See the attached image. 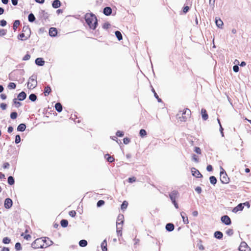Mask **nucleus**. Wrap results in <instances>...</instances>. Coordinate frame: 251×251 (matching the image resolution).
<instances>
[{
  "label": "nucleus",
  "instance_id": "obj_1",
  "mask_svg": "<svg viewBox=\"0 0 251 251\" xmlns=\"http://www.w3.org/2000/svg\"><path fill=\"white\" fill-rule=\"evenodd\" d=\"M86 24L91 29L94 30L98 25V20L97 17H84Z\"/></svg>",
  "mask_w": 251,
  "mask_h": 251
},
{
  "label": "nucleus",
  "instance_id": "obj_2",
  "mask_svg": "<svg viewBox=\"0 0 251 251\" xmlns=\"http://www.w3.org/2000/svg\"><path fill=\"white\" fill-rule=\"evenodd\" d=\"M220 180L223 184H227L229 181V178L222 167H220Z\"/></svg>",
  "mask_w": 251,
  "mask_h": 251
},
{
  "label": "nucleus",
  "instance_id": "obj_3",
  "mask_svg": "<svg viewBox=\"0 0 251 251\" xmlns=\"http://www.w3.org/2000/svg\"><path fill=\"white\" fill-rule=\"evenodd\" d=\"M37 82L36 81V76L31 75L29 78V81L27 82V87L29 89H33L36 87Z\"/></svg>",
  "mask_w": 251,
  "mask_h": 251
},
{
  "label": "nucleus",
  "instance_id": "obj_4",
  "mask_svg": "<svg viewBox=\"0 0 251 251\" xmlns=\"http://www.w3.org/2000/svg\"><path fill=\"white\" fill-rule=\"evenodd\" d=\"M42 243H43L42 237L38 238L32 243V247L34 249L44 248V245H42Z\"/></svg>",
  "mask_w": 251,
  "mask_h": 251
},
{
  "label": "nucleus",
  "instance_id": "obj_5",
  "mask_svg": "<svg viewBox=\"0 0 251 251\" xmlns=\"http://www.w3.org/2000/svg\"><path fill=\"white\" fill-rule=\"evenodd\" d=\"M221 220L223 223L226 226H229L231 224L230 218L227 215H224L221 217Z\"/></svg>",
  "mask_w": 251,
  "mask_h": 251
},
{
  "label": "nucleus",
  "instance_id": "obj_6",
  "mask_svg": "<svg viewBox=\"0 0 251 251\" xmlns=\"http://www.w3.org/2000/svg\"><path fill=\"white\" fill-rule=\"evenodd\" d=\"M240 251H250L251 249L245 242H242L239 248Z\"/></svg>",
  "mask_w": 251,
  "mask_h": 251
},
{
  "label": "nucleus",
  "instance_id": "obj_7",
  "mask_svg": "<svg viewBox=\"0 0 251 251\" xmlns=\"http://www.w3.org/2000/svg\"><path fill=\"white\" fill-rule=\"evenodd\" d=\"M13 205L12 200L10 198L5 199L4 202V206L6 209L10 208Z\"/></svg>",
  "mask_w": 251,
  "mask_h": 251
},
{
  "label": "nucleus",
  "instance_id": "obj_8",
  "mask_svg": "<svg viewBox=\"0 0 251 251\" xmlns=\"http://www.w3.org/2000/svg\"><path fill=\"white\" fill-rule=\"evenodd\" d=\"M192 175L196 177L200 178L202 177V175L200 173L199 171L195 168H193L191 169Z\"/></svg>",
  "mask_w": 251,
  "mask_h": 251
},
{
  "label": "nucleus",
  "instance_id": "obj_9",
  "mask_svg": "<svg viewBox=\"0 0 251 251\" xmlns=\"http://www.w3.org/2000/svg\"><path fill=\"white\" fill-rule=\"evenodd\" d=\"M178 192L176 190H173L169 194V197L172 201H176L178 195Z\"/></svg>",
  "mask_w": 251,
  "mask_h": 251
},
{
  "label": "nucleus",
  "instance_id": "obj_10",
  "mask_svg": "<svg viewBox=\"0 0 251 251\" xmlns=\"http://www.w3.org/2000/svg\"><path fill=\"white\" fill-rule=\"evenodd\" d=\"M43 240V243H46L47 247H49L52 245L53 244V242L52 240H50L49 237H42Z\"/></svg>",
  "mask_w": 251,
  "mask_h": 251
},
{
  "label": "nucleus",
  "instance_id": "obj_11",
  "mask_svg": "<svg viewBox=\"0 0 251 251\" xmlns=\"http://www.w3.org/2000/svg\"><path fill=\"white\" fill-rule=\"evenodd\" d=\"M26 98V94L22 91L18 95L17 99L20 101H22L25 100Z\"/></svg>",
  "mask_w": 251,
  "mask_h": 251
},
{
  "label": "nucleus",
  "instance_id": "obj_12",
  "mask_svg": "<svg viewBox=\"0 0 251 251\" xmlns=\"http://www.w3.org/2000/svg\"><path fill=\"white\" fill-rule=\"evenodd\" d=\"M57 34V29L55 27H50L49 29V35L51 37H55Z\"/></svg>",
  "mask_w": 251,
  "mask_h": 251
},
{
  "label": "nucleus",
  "instance_id": "obj_13",
  "mask_svg": "<svg viewBox=\"0 0 251 251\" xmlns=\"http://www.w3.org/2000/svg\"><path fill=\"white\" fill-rule=\"evenodd\" d=\"M244 208V206L243 203H239L237 205L236 207L233 208L232 209V212L234 213H236L239 211H242L243 210Z\"/></svg>",
  "mask_w": 251,
  "mask_h": 251
},
{
  "label": "nucleus",
  "instance_id": "obj_14",
  "mask_svg": "<svg viewBox=\"0 0 251 251\" xmlns=\"http://www.w3.org/2000/svg\"><path fill=\"white\" fill-rule=\"evenodd\" d=\"M35 64L39 66H43L45 64V61L42 58H37L35 60Z\"/></svg>",
  "mask_w": 251,
  "mask_h": 251
},
{
  "label": "nucleus",
  "instance_id": "obj_15",
  "mask_svg": "<svg viewBox=\"0 0 251 251\" xmlns=\"http://www.w3.org/2000/svg\"><path fill=\"white\" fill-rule=\"evenodd\" d=\"M165 228L166 230L171 232L174 230L175 226L172 223H168L166 224Z\"/></svg>",
  "mask_w": 251,
  "mask_h": 251
},
{
  "label": "nucleus",
  "instance_id": "obj_16",
  "mask_svg": "<svg viewBox=\"0 0 251 251\" xmlns=\"http://www.w3.org/2000/svg\"><path fill=\"white\" fill-rule=\"evenodd\" d=\"M215 23L218 27H221L223 25V21L219 18V17H215Z\"/></svg>",
  "mask_w": 251,
  "mask_h": 251
},
{
  "label": "nucleus",
  "instance_id": "obj_17",
  "mask_svg": "<svg viewBox=\"0 0 251 251\" xmlns=\"http://www.w3.org/2000/svg\"><path fill=\"white\" fill-rule=\"evenodd\" d=\"M117 225V233L118 236H121L122 234V226H120L121 225V223H119V222L116 223Z\"/></svg>",
  "mask_w": 251,
  "mask_h": 251
},
{
  "label": "nucleus",
  "instance_id": "obj_18",
  "mask_svg": "<svg viewBox=\"0 0 251 251\" xmlns=\"http://www.w3.org/2000/svg\"><path fill=\"white\" fill-rule=\"evenodd\" d=\"M181 216L183 220V222L185 224H187L189 223L188 217L186 216V214L184 212H181L180 213Z\"/></svg>",
  "mask_w": 251,
  "mask_h": 251
},
{
  "label": "nucleus",
  "instance_id": "obj_19",
  "mask_svg": "<svg viewBox=\"0 0 251 251\" xmlns=\"http://www.w3.org/2000/svg\"><path fill=\"white\" fill-rule=\"evenodd\" d=\"M214 237L218 239H221L223 238V234L220 231H216L214 234Z\"/></svg>",
  "mask_w": 251,
  "mask_h": 251
},
{
  "label": "nucleus",
  "instance_id": "obj_20",
  "mask_svg": "<svg viewBox=\"0 0 251 251\" xmlns=\"http://www.w3.org/2000/svg\"><path fill=\"white\" fill-rule=\"evenodd\" d=\"M201 113L203 120L204 121L206 120L208 118L206 110L205 109H202L201 110Z\"/></svg>",
  "mask_w": 251,
  "mask_h": 251
},
{
  "label": "nucleus",
  "instance_id": "obj_21",
  "mask_svg": "<svg viewBox=\"0 0 251 251\" xmlns=\"http://www.w3.org/2000/svg\"><path fill=\"white\" fill-rule=\"evenodd\" d=\"M112 13V9L110 7H106L103 9V13L106 16L110 15Z\"/></svg>",
  "mask_w": 251,
  "mask_h": 251
},
{
  "label": "nucleus",
  "instance_id": "obj_22",
  "mask_svg": "<svg viewBox=\"0 0 251 251\" xmlns=\"http://www.w3.org/2000/svg\"><path fill=\"white\" fill-rule=\"evenodd\" d=\"M105 159L109 162L112 163L114 161V158L109 154H106L104 156Z\"/></svg>",
  "mask_w": 251,
  "mask_h": 251
},
{
  "label": "nucleus",
  "instance_id": "obj_23",
  "mask_svg": "<svg viewBox=\"0 0 251 251\" xmlns=\"http://www.w3.org/2000/svg\"><path fill=\"white\" fill-rule=\"evenodd\" d=\"M54 107H55V110L58 112H61L62 111V105L60 102H57L55 104Z\"/></svg>",
  "mask_w": 251,
  "mask_h": 251
},
{
  "label": "nucleus",
  "instance_id": "obj_24",
  "mask_svg": "<svg viewBox=\"0 0 251 251\" xmlns=\"http://www.w3.org/2000/svg\"><path fill=\"white\" fill-rule=\"evenodd\" d=\"M26 126L25 124H21L17 127V130L18 131L23 132L25 130Z\"/></svg>",
  "mask_w": 251,
  "mask_h": 251
},
{
  "label": "nucleus",
  "instance_id": "obj_25",
  "mask_svg": "<svg viewBox=\"0 0 251 251\" xmlns=\"http://www.w3.org/2000/svg\"><path fill=\"white\" fill-rule=\"evenodd\" d=\"M101 248L102 251H107V242L106 240H104L101 244Z\"/></svg>",
  "mask_w": 251,
  "mask_h": 251
},
{
  "label": "nucleus",
  "instance_id": "obj_26",
  "mask_svg": "<svg viewBox=\"0 0 251 251\" xmlns=\"http://www.w3.org/2000/svg\"><path fill=\"white\" fill-rule=\"evenodd\" d=\"M61 5L60 1L59 0H55L53 1L52 5V7L57 8L60 7Z\"/></svg>",
  "mask_w": 251,
  "mask_h": 251
},
{
  "label": "nucleus",
  "instance_id": "obj_27",
  "mask_svg": "<svg viewBox=\"0 0 251 251\" xmlns=\"http://www.w3.org/2000/svg\"><path fill=\"white\" fill-rule=\"evenodd\" d=\"M20 24V21L18 20H16L14 22L13 25V28L14 31H15L18 27L19 26Z\"/></svg>",
  "mask_w": 251,
  "mask_h": 251
},
{
  "label": "nucleus",
  "instance_id": "obj_28",
  "mask_svg": "<svg viewBox=\"0 0 251 251\" xmlns=\"http://www.w3.org/2000/svg\"><path fill=\"white\" fill-rule=\"evenodd\" d=\"M119 222V223H121V225L120 226H122L123 223H124V215H119L118 216L117 218V222Z\"/></svg>",
  "mask_w": 251,
  "mask_h": 251
},
{
  "label": "nucleus",
  "instance_id": "obj_29",
  "mask_svg": "<svg viewBox=\"0 0 251 251\" xmlns=\"http://www.w3.org/2000/svg\"><path fill=\"white\" fill-rule=\"evenodd\" d=\"M7 182L10 185H12L15 183V180L13 176H9L7 178Z\"/></svg>",
  "mask_w": 251,
  "mask_h": 251
},
{
  "label": "nucleus",
  "instance_id": "obj_30",
  "mask_svg": "<svg viewBox=\"0 0 251 251\" xmlns=\"http://www.w3.org/2000/svg\"><path fill=\"white\" fill-rule=\"evenodd\" d=\"M51 91V89L50 87V86H46L45 88L44 92L45 96H46L48 95L50 93Z\"/></svg>",
  "mask_w": 251,
  "mask_h": 251
},
{
  "label": "nucleus",
  "instance_id": "obj_31",
  "mask_svg": "<svg viewBox=\"0 0 251 251\" xmlns=\"http://www.w3.org/2000/svg\"><path fill=\"white\" fill-rule=\"evenodd\" d=\"M115 36H116L117 39L119 41H121L123 39V36L120 31H118V30L116 31L115 32Z\"/></svg>",
  "mask_w": 251,
  "mask_h": 251
},
{
  "label": "nucleus",
  "instance_id": "obj_32",
  "mask_svg": "<svg viewBox=\"0 0 251 251\" xmlns=\"http://www.w3.org/2000/svg\"><path fill=\"white\" fill-rule=\"evenodd\" d=\"M87 241L86 240H81L79 242V245L81 247H85L87 245Z\"/></svg>",
  "mask_w": 251,
  "mask_h": 251
},
{
  "label": "nucleus",
  "instance_id": "obj_33",
  "mask_svg": "<svg viewBox=\"0 0 251 251\" xmlns=\"http://www.w3.org/2000/svg\"><path fill=\"white\" fill-rule=\"evenodd\" d=\"M60 224L62 227H66L68 225V221L66 219H62L60 221Z\"/></svg>",
  "mask_w": 251,
  "mask_h": 251
},
{
  "label": "nucleus",
  "instance_id": "obj_34",
  "mask_svg": "<svg viewBox=\"0 0 251 251\" xmlns=\"http://www.w3.org/2000/svg\"><path fill=\"white\" fill-rule=\"evenodd\" d=\"M209 180L210 183L213 185L216 184L217 181L216 178L214 176H210Z\"/></svg>",
  "mask_w": 251,
  "mask_h": 251
},
{
  "label": "nucleus",
  "instance_id": "obj_35",
  "mask_svg": "<svg viewBox=\"0 0 251 251\" xmlns=\"http://www.w3.org/2000/svg\"><path fill=\"white\" fill-rule=\"evenodd\" d=\"M17 99L15 98L13 100V104H15V107L17 108H19L20 106H21L22 103L20 102H19L17 101Z\"/></svg>",
  "mask_w": 251,
  "mask_h": 251
},
{
  "label": "nucleus",
  "instance_id": "obj_36",
  "mask_svg": "<svg viewBox=\"0 0 251 251\" xmlns=\"http://www.w3.org/2000/svg\"><path fill=\"white\" fill-rule=\"evenodd\" d=\"M29 99L34 102L37 100V96L35 94H31L29 96Z\"/></svg>",
  "mask_w": 251,
  "mask_h": 251
},
{
  "label": "nucleus",
  "instance_id": "obj_37",
  "mask_svg": "<svg viewBox=\"0 0 251 251\" xmlns=\"http://www.w3.org/2000/svg\"><path fill=\"white\" fill-rule=\"evenodd\" d=\"M152 91L154 94V96L157 100L158 102H162V100L159 98L158 95L157 94V93H156V92L155 91V90L153 88L152 89Z\"/></svg>",
  "mask_w": 251,
  "mask_h": 251
},
{
  "label": "nucleus",
  "instance_id": "obj_38",
  "mask_svg": "<svg viewBox=\"0 0 251 251\" xmlns=\"http://www.w3.org/2000/svg\"><path fill=\"white\" fill-rule=\"evenodd\" d=\"M127 205H128V202L126 201H124L123 202L122 204H121V209L122 210L126 209L127 208Z\"/></svg>",
  "mask_w": 251,
  "mask_h": 251
},
{
  "label": "nucleus",
  "instance_id": "obj_39",
  "mask_svg": "<svg viewBox=\"0 0 251 251\" xmlns=\"http://www.w3.org/2000/svg\"><path fill=\"white\" fill-rule=\"evenodd\" d=\"M16 87V85L14 82H10L8 85V88L10 89H14Z\"/></svg>",
  "mask_w": 251,
  "mask_h": 251
},
{
  "label": "nucleus",
  "instance_id": "obj_40",
  "mask_svg": "<svg viewBox=\"0 0 251 251\" xmlns=\"http://www.w3.org/2000/svg\"><path fill=\"white\" fill-rule=\"evenodd\" d=\"M15 248L17 251H21L22 249L21 244L19 242H17L15 244Z\"/></svg>",
  "mask_w": 251,
  "mask_h": 251
},
{
  "label": "nucleus",
  "instance_id": "obj_41",
  "mask_svg": "<svg viewBox=\"0 0 251 251\" xmlns=\"http://www.w3.org/2000/svg\"><path fill=\"white\" fill-rule=\"evenodd\" d=\"M139 134L140 136L143 137L147 135V131L144 129H141L139 131Z\"/></svg>",
  "mask_w": 251,
  "mask_h": 251
},
{
  "label": "nucleus",
  "instance_id": "obj_42",
  "mask_svg": "<svg viewBox=\"0 0 251 251\" xmlns=\"http://www.w3.org/2000/svg\"><path fill=\"white\" fill-rule=\"evenodd\" d=\"M18 116L17 113L16 112H12L10 114V118L12 119H15L17 118Z\"/></svg>",
  "mask_w": 251,
  "mask_h": 251
},
{
  "label": "nucleus",
  "instance_id": "obj_43",
  "mask_svg": "<svg viewBox=\"0 0 251 251\" xmlns=\"http://www.w3.org/2000/svg\"><path fill=\"white\" fill-rule=\"evenodd\" d=\"M104 203H105V202L104 201L99 200L97 203V207H100L103 205Z\"/></svg>",
  "mask_w": 251,
  "mask_h": 251
},
{
  "label": "nucleus",
  "instance_id": "obj_44",
  "mask_svg": "<svg viewBox=\"0 0 251 251\" xmlns=\"http://www.w3.org/2000/svg\"><path fill=\"white\" fill-rule=\"evenodd\" d=\"M7 30L4 29H0V36H3L6 34Z\"/></svg>",
  "mask_w": 251,
  "mask_h": 251
},
{
  "label": "nucleus",
  "instance_id": "obj_45",
  "mask_svg": "<svg viewBox=\"0 0 251 251\" xmlns=\"http://www.w3.org/2000/svg\"><path fill=\"white\" fill-rule=\"evenodd\" d=\"M2 242L5 244H9L10 242V239L8 237H4L2 240Z\"/></svg>",
  "mask_w": 251,
  "mask_h": 251
},
{
  "label": "nucleus",
  "instance_id": "obj_46",
  "mask_svg": "<svg viewBox=\"0 0 251 251\" xmlns=\"http://www.w3.org/2000/svg\"><path fill=\"white\" fill-rule=\"evenodd\" d=\"M110 26L111 25L109 23L107 22L103 24L102 27L105 29H107L110 27Z\"/></svg>",
  "mask_w": 251,
  "mask_h": 251
},
{
  "label": "nucleus",
  "instance_id": "obj_47",
  "mask_svg": "<svg viewBox=\"0 0 251 251\" xmlns=\"http://www.w3.org/2000/svg\"><path fill=\"white\" fill-rule=\"evenodd\" d=\"M15 142L16 144H18L21 142V137L19 135H16Z\"/></svg>",
  "mask_w": 251,
  "mask_h": 251
},
{
  "label": "nucleus",
  "instance_id": "obj_48",
  "mask_svg": "<svg viewBox=\"0 0 251 251\" xmlns=\"http://www.w3.org/2000/svg\"><path fill=\"white\" fill-rule=\"evenodd\" d=\"M116 134L118 137H123L124 135V132L120 130L117 131Z\"/></svg>",
  "mask_w": 251,
  "mask_h": 251
},
{
  "label": "nucleus",
  "instance_id": "obj_49",
  "mask_svg": "<svg viewBox=\"0 0 251 251\" xmlns=\"http://www.w3.org/2000/svg\"><path fill=\"white\" fill-rule=\"evenodd\" d=\"M226 234L229 236H231L233 234V230L232 229H228L226 231Z\"/></svg>",
  "mask_w": 251,
  "mask_h": 251
},
{
  "label": "nucleus",
  "instance_id": "obj_50",
  "mask_svg": "<svg viewBox=\"0 0 251 251\" xmlns=\"http://www.w3.org/2000/svg\"><path fill=\"white\" fill-rule=\"evenodd\" d=\"M178 118L181 121L185 122L187 119V117L186 116L181 115V116H179Z\"/></svg>",
  "mask_w": 251,
  "mask_h": 251
},
{
  "label": "nucleus",
  "instance_id": "obj_51",
  "mask_svg": "<svg viewBox=\"0 0 251 251\" xmlns=\"http://www.w3.org/2000/svg\"><path fill=\"white\" fill-rule=\"evenodd\" d=\"M69 214L72 217H75L76 215V212L74 210H72L69 212Z\"/></svg>",
  "mask_w": 251,
  "mask_h": 251
},
{
  "label": "nucleus",
  "instance_id": "obj_52",
  "mask_svg": "<svg viewBox=\"0 0 251 251\" xmlns=\"http://www.w3.org/2000/svg\"><path fill=\"white\" fill-rule=\"evenodd\" d=\"M233 70L234 72L237 73L239 70V67L237 65H235L233 67Z\"/></svg>",
  "mask_w": 251,
  "mask_h": 251
},
{
  "label": "nucleus",
  "instance_id": "obj_53",
  "mask_svg": "<svg viewBox=\"0 0 251 251\" xmlns=\"http://www.w3.org/2000/svg\"><path fill=\"white\" fill-rule=\"evenodd\" d=\"M30 55L29 54H25L24 57L23 58V60L24 61L28 60L30 59Z\"/></svg>",
  "mask_w": 251,
  "mask_h": 251
},
{
  "label": "nucleus",
  "instance_id": "obj_54",
  "mask_svg": "<svg viewBox=\"0 0 251 251\" xmlns=\"http://www.w3.org/2000/svg\"><path fill=\"white\" fill-rule=\"evenodd\" d=\"M136 177H134V176L129 177V178H128V182L129 183H133V182H135L136 181Z\"/></svg>",
  "mask_w": 251,
  "mask_h": 251
},
{
  "label": "nucleus",
  "instance_id": "obj_55",
  "mask_svg": "<svg viewBox=\"0 0 251 251\" xmlns=\"http://www.w3.org/2000/svg\"><path fill=\"white\" fill-rule=\"evenodd\" d=\"M7 22L4 20L0 21V25L1 26H4L6 25Z\"/></svg>",
  "mask_w": 251,
  "mask_h": 251
},
{
  "label": "nucleus",
  "instance_id": "obj_56",
  "mask_svg": "<svg viewBox=\"0 0 251 251\" xmlns=\"http://www.w3.org/2000/svg\"><path fill=\"white\" fill-rule=\"evenodd\" d=\"M130 140L128 138H125L123 139L124 143L126 145L128 144L130 142Z\"/></svg>",
  "mask_w": 251,
  "mask_h": 251
},
{
  "label": "nucleus",
  "instance_id": "obj_57",
  "mask_svg": "<svg viewBox=\"0 0 251 251\" xmlns=\"http://www.w3.org/2000/svg\"><path fill=\"white\" fill-rule=\"evenodd\" d=\"M194 151L198 154H201V150L199 147H195Z\"/></svg>",
  "mask_w": 251,
  "mask_h": 251
},
{
  "label": "nucleus",
  "instance_id": "obj_58",
  "mask_svg": "<svg viewBox=\"0 0 251 251\" xmlns=\"http://www.w3.org/2000/svg\"><path fill=\"white\" fill-rule=\"evenodd\" d=\"M0 107L2 110H5L7 107V104L4 103H1L0 104Z\"/></svg>",
  "mask_w": 251,
  "mask_h": 251
},
{
  "label": "nucleus",
  "instance_id": "obj_59",
  "mask_svg": "<svg viewBox=\"0 0 251 251\" xmlns=\"http://www.w3.org/2000/svg\"><path fill=\"white\" fill-rule=\"evenodd\" d=\"M192 159L196 162H199L198 157V156L196 154H193Z\"/></svg>",
  "mask_w": 251,
  "mask_h": 251
},
{
  "label": "nucleus",
  "instance_id": "obj_60",
  "mask_svg": "<svg viewBox=\"0 0 251 251\" xmlns=\"http://www.w3.org/2000/svg\"><path fill=\"white\" fill-rule=\"evenodd\" d=\"M195 191L198 193L200 194L201 192V188L200 186H198L195 188Z\"/></svg>",
  "mask_w": 251,
  "mask_h": 251
},
{
  "label": "nucleus",
  "instance_id": "obj_61",
  "mask_svg": "<svg viewBox=\"0 0 251 251\" xmlns=\"http://www.w3.org/2000/svg\"><path fill=\"white\" fill-rule=\"evenodd\" d=\"M206 170L208 172H211L213 170V167L211 165H208L207 166Z\"/></svg>",
  "mask_w": 251,
  "mask_h": 251
},
{
  "label": "nucleus",
  "instance_id": "obj_62",
  "mask_svg": "<svg viewBox=\"0 0 251 251\" xmlns=\"http://www.w3.org/2000/svg\"><path fill=\"white\" fill-rule=\"evenodd\" d=\"M25 36V35L24 33H21L18 36V39L19 40H23V39H22L23 38H24V37Z\"/></svg>",
  "mask_w": 251,
  "mask_h": 251
},
{
  "label": "nucleus",
  "instance_id": "obj_63",
  "mask_svg": "<svg viewBox=\"0 0 251 251\" xmlns=\"http://www.w3.org/2000/svg\"><path fill=\"white\" fill-rule=\"evenodd\" d=\"M189 10V7L188 6H185L184 8H183V13L185 14L186 13V12H187L188 11V10Z\"/></svg>",
  "mask_w": 251,
  "mask_h": 251
},
{
  "label": "nucleus",
  "instance_id": "obj_64",
  "mask_svg": "<svg viewBox=\"0 0 251 251\" xmlns=\"http://www.w3.org/2000/svg\"><path fill=\"white\" fill-rule=\"evenodd\" d=\"M9 164L8 162H5L3 165V168L4 169H8L9 167Z\"/></svg>",
  "mask_w": 251,
  "mask_h": 251
}]
</instances>
